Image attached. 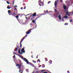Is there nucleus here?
Instances as JSON below:
<instances>
[{"label": "nucleus", "mask_w": 73, "mask_h": 73, "mask_svg": "<svg viewBox=\"0 0 73 73\" xmlns=\"http://www.w3.org/2000/svg\"><path fill=\"white\" fill-rule=\"evenodd\" d=\"M15 52H16L17 50V48L16 47L15 48Z\"/></svg>", "instance_id": "nucleus-19"}, {"label": "nucleus", "mask_w": 73, "mask_h": 73, "mask_svg": "<svg viewBox=\"0 0 73 73\" xmlns=\"http://www.w3.org/2000/svg\"><path fill=\"white\" fill-rule=\"evenodd\" d=\"M72 21H73V19H71L70 21V23H72Z\"/></svg>", "instance_id": "nucleus-27"}, {"label": "nucleus", "mask_w": 73, "mask_h": 73, "mask_svg": "<svg viewBox=\"0 0 73 73\" xmlns=\"http://www.w3.org/2000/svg\"><path fill=\"white\" fill-rule=\"evenodd\" d=\"M32 16V15H31L30 16V17H31Z\"/></svg>", "instance_id": "nucleus-48"}, {"label": "nucleus", "mask_w": 73, "mask_h": 73, "mask_svg": "<svg viewBox=\"0 0 73 73\" xmlns=\"http://www.w3.org/2000/svg\"><path fill=\"white\" fill-rule=\"evenodd\" d=\"M36 16V13H34L33 15V17H34V16Z\"/></svg>", "instance_id": "nucleus-13"}, {"label": "nucleus", "mask_w": 73, "mask_h": 73, "mask_svg": "<svg viewBox=\"0 0 73 73\" xmlns=\"http://www.w3.org/2000/svg\"><path fill=\"white\" fill-rule=\"evenodd\" d=\"M41 65H40L39 66H38L39 68H40V67H41Z\"/></svg>", "instance_id": "nucleus-45"}, {"label": "nucleus", "mask_w": 73, "mask_h": 73, "mask_svg": "<svg viewBox=\"0 0 73 73\" xmlns=\"http://www.w3.org/2000/svg\"><path fill=\"white\" fill-rule=\"evenodd\" d=\"M47 71H48V72H49V71L48 70H47Z\"/></svg>", "instance_id": "nucleus-57"}, {"label": "nucleus", "mask_w": 73, "mask_h": 73, "mask_svg": "<svg viewBox=\"0 0 73 73\" xmlns=\"http://www.w3.org/2000/svg\"><path fill=\"white\" fill-rule=\"evenodd\" d=\"M15 14V11H14V13L13 14V16H16V15H14Z\"/></svg>", "instance_id": "nucleus-20"}, {"label": "nucleus", "mask_w": 73, "mask_h": 73, "mask_svg": "<svg viewBox=\"0 0 73 73\" xmlns=\"http://www.w3.org/2000/svg\"><path fill=\"white\" fill-rule=\"evenodd\" d=\"M51 2L50 1H48V4H49V3H51Z\"/></svg>", "instance_id": "nucleus-38"}, {"label": "nucleus", "mask_w": 73, "mask_h": 73, "mask_svg": "<svg viewBox=\"0 0 73 73\" xmlns=\"http://www.w3.org/2000/svg\"><path fill=\"white\" fill-rule=\"evenodd\" d=\"M21 48L19 49L18 50V53L19 54H23V52H21L20 51V49Z\"/></svg>", "instance_id": "nucleus-9"}, {"label": "nucleus", "mask_w": 73, "mask_h": 73, "mask_svg": "<svg viewBox=\"0 0 73 73\" xmlns=\"http://www.w3.org/2000/svg\"><path fill=\"white\" fill-rule=\"evenodd\" d=\"M43 52H44V51H43Z\"/></svg>", "instance_id": "nucleus-56"}, {"label": "nucleus", "mask_w": 73, "mask_h": 73, "mask_svg": "<svg viewBox=\"0 0 73 73\" xmlns=\"http://www.w3.org/2000/svg\"><path fill=\"white\" fill-rule=\"evenodd\" d=\"M66 15H67L68 16H70V14H69V13L67 11L66 12Z\"/></svg>", "instance_id": "nucleus-11"}, {"label": "nucleus", "mask_w": 73, "mask_h": 73, "mask_svg": "<svg viewBox=\"0 0 73 73\" xmlns=\"http://www.w3.org/2000/svg\"><path fill=\"white\" fill-rule=\"evenodd\" d=\"M57 1H59V0H57Z\"/></svg>", "instance_id": "nucleus-55"}, {"label": "nucleus", "mask_w": 73, "mask_h": 73, "mask_svg": "<svg viewBox=\"0 0 73 73\" xmlns=\"http://www.w3.org/2000/svg\"><path fill=\"white\" fill-rule=\"evenodd\" d=\"M7 8V9H10V8H11V7H10L9 5H8Z\"/></svg>", "instance_id": "nucleus-15"}, {"label": "nucleus", "mask_w": 73, "mask_h": 73, "mask_svg": "<svg viewBox=\"0 0 73 73\" xmlns=\"http://www.w3.org/2000/svg\"><path fill=\"white\" fill-rule=\"evenodd\" d=\"M17 47V48H19V46L16 45Z\"/></svg>", "instance_id": "nucleus-35"}, {"label": "nucleus", "mask_w": 73, "mask_h": 73, "mask_svg": "<svg viewBox=\"0 0 73 73\" xmlns=\"http://www.w3.org/2000/svg\"><path fill=\"white\" fill-rule=\"evenodd\" d=\"M63 8L64 9H66V6H64Z\"/></svg>", "instance_id": "nucleus-17"}, {"label": "nucleus", "mask_w": 73, "mask_h": 73, "mask_svg": "<svg viewBox=\"0 0 73 73\" xmlns=\"http://www.w3.org/2000/svg\"><path fill=\"white\" fill-rule=\"evenodd\" d=\"M24 48H23L22 49L21 52H22V53H25V51L24 50Z\"/></svg>", "instance_id": "nucleus-10"}, {"label": "nucleus", "mask_w": 73, "mask_h": 73, "mask_svg": "<svg viewBox=\"0 0 73 73\" xmlns=\"http://www.w3.org/2000/svg\"><path fill=\"white\" fill-rule=\"evenodd\" d=\"M40 5V6H41V5Z\"/></svg>", "instance_id": "nucleus-51"}, {"label": "nucleus", "mask_w": 73, "mask_h": 73, "mask_svg": "<svg viewBox=\"0 0 73 73\" xmlns=\"http://www.w3.org/2000/svg\"><path fill=\"white\" fill-rule=\"evenodd\" d=\"M65 25H68V23H65L64 24Z\"/></svg>", "instance_id": "nucleus-24"}, {"label": "nucleus", "mask_w": 73, "mask_h": 73, "mask_svg": "<svg viewBox=\"0 0 73 73\" xmlns=\"http://www.w3.org/2000/svg\"><path fill=\"white\" fill-rule=\"evenodd\" d=\"M42 68H44V67H45V65L44 64H42Z\"/></svg>", "instance_id": "nucleus-18"}, {"label": "nucleus", "mask_w": 73, "mask_h": 73, "mask_svg": "<svg viewBox=\"0 0 73 73\" xmlns=\"http://www.w3.org/2000/svg\"><path fill=\"white\" fill-rule=\"evenodd\" d=\"M39 3H41V0H39L38 1Z\"/></svg>", "instance_id": "nucleus-25"}, {"label": "nucleus", "mask_w": 73, "mask_h": 73, "mask_svg": "<svg viewBox=\"0 0 73 73\" xmlns=\"http://www.w3.org/2000/svg\"><path fill=\"white\" fill-rule=\"evenodd\" d=\"M26 72H29V70H28V69H27L26 70Z\"/></svg>", "instance_id": "nucleus-23"}, {"label": "nucleus", "mask_w": 73, "mask_h": 73, "mask_svg": "<svg viewBox=\"0 0 73 73\" xmlns=\"http://www.w3.org/2000/svg\"><path fill=\"white\" fill-rule=\"evenodd\" d=\"M15 55H14V56H13V58H15Z\"/></svg>", "instance_id": "nucleus-31"}, {"label": "nucleus", "mask_w": 73, "mask_h": 73, "mask_svg": "<svg viewBox=\"0 0 73 73\" xmlns=\"http://www.w3.org/2000/svg\"><path fill=\"white\" fill-rule=\"evenodd\" d=\"M44 13H48V10H47L46 11H44Z\"/></svg>", "instance_id": "nucleus-14"}, {"label": "nucleus", "mask_w": 73, "mask_h": 73, "mask_svg": "<svg viewBox=\"0 0 73 73\" xmlns=\"http://www.w3.org/2000/svg\"><path fill=\"white\" fill-rule=\"evenodd\" d=\"M19 69L20 70L19 71V73H20V72H21V70L20 69V68H19Z\"/></svg>", "instance_id": "nucleus-32"}, {"label": "nucleus", "mask_w": 73, "mask_h": 73, "mask_svg": "<svg viewBox=\"0 0 73 73\" xmlns=\"http://www.w3.org/2000/svg\"><path fill=\"white\" fill-rule=\"evenodd\" d=\"M14 1H13V5H12V6H13V5H14Z\"/></svg>", "instance_id": "nucleus-34"}, {"label": "nucleus", "mask_w": 73, "mask_h": 73, "mask_svg": "<svg viewBox=\"0 0 73 73\" xmlns=\"http://www.w3.org/2000/svg\"><path fill=\"white\" fill-rule=\"evenodd\" d=\"M34 28H32V29H32L31 30H32V29H34Z\"/></svg>", "instance_id": "nucleus-47"}, {"label": "nucleus", "mask_w": 73, "mask_h": 73, "mask_svg": "<svg viewBox=\"0 0 73 73\" xmlns=\"http://www.w3.org/2000/svg\"><path fill=\"white\" fill-rule=\"evenodd\" d=\"M70 13H71V12H70Z\"/></svg>", "instance_id": "nucleus-58"}, {"label": "nucleus", "mask_w": 73, "mask_h": 73, "mask_svg": "<svg viewBox=\"0 0 73 73\" xmlns=\"http://www.w3.org/2000/svg\"><path fill=\"white\" fill-rule=\"evenodd\" d=\"M57 0L55 1L54 3V5L55 7H57Z\"/></svg>", "instance_id": "nucleus-7"}, {"label": "nucleus", "mask_w": 73, "mask_h": 73, "mask_svg": "<svg viewBox=\"0 0 73 73\" xmlns=\"http://www.w3.org/2000/svg\"><path fill=\"white\" fill-rule=\"evenodd\" d=\"M29 19H30V18H29Z\"/></svg>", "instance_id": "nucleus-59"}, {"label": "nucleus", "mask_w": 73, "mask_h": 73, "mask_svg": "<svg viewBox=\"0 0 73 73\" xmlns=\"http://www.w3.org/2000/svg\"><path fill=\"white\" fill-rule=\"evenodd\" d=\"M45 70H42L41 71L42 72L43 71H45Z\"/></svg>", "instance_id": "nucleus-29"}, {"label": "nucleus", "mask_w": 73, "mask_h": 73, "mask_svg": "<svg viewBox=\"0 0 73 73\" xmlns=\"http://www.w3.org/2000/svg\"><path fill=\"white\" fill-rule=\"evenodd\" d=\"M38 55L36 57V58H38Z\"/></svg>", "instance_id": "nucleus-41"}, {"label": "nucleus", "mask_w": 73, "mask_h": 73, "mask_svg": "<svg viewBox=\"0 0 73 73\" xmlns=\"http://www.w3.org/2000/svg\"><path fill=\"white\" fill-rule=\"evenodd\" d=\"M33 61L34 62V63H36V61H34V60H33Z\"/></svg>", "instance_id": "nucleus-28"}, {"label": "nucleus", "mask_w": 73, "mask_h": 73, "mask_svg": "<svg viewBox=\"0 0 73 73\" xmlns=\"http://www.w3.org/2000/svg\"><path fill=\"white\" fill-rule=\"evenodd\" d=\"M57 15H58V14H57Z\"/></svg>", "instance_id": "nucleus-53"}, {"label": "nucleus", "mask_w": 73, "mask_h": 73, "mask_svg": "<svg viewBox=\"0 0 73 73\" xmlns=\"http://www.w3.org/2000/svg\"><path fill=\"white\" fill-rule=\"evenodd\" d=\"M12 12H11V10H9L8 11V13L9 15H12Z\"/></svg>", "instance_id": "nucleus-8"}, {"label": "nucleus", "mask_w": 73, "mask_h": 73, "mask_svg": "<svg viewBox=\"0 0 73 73\" xmlns=\"http://www.w3.org/2000/svg\"><path fill=\"white\" fill-rule=\"evenodd\" d=\"M43 73H48V72H44Z\"/></svg>", "instance_id": "nucleus-43"}, {"label": "nucleus", "mask_w": 73, "mask_h": 73, "mask_svg": "<svg viewBox=\"0 0 73 73\" xmlns=\"http://www.w3.org/2000/svg\"><path fill=\"white\" fill-rule=\"evenodd\" d=\"M61 3H62V0H60Z\"/></svg>", "instance_id": "nucleus-39"}, {"label": "nucleus", "mask_w": 73, "mask_h": 73, "mask_svg": "<svg viewBox=\"0 0 73 73\" xmlns=\"http://www.w3.org/2000/svg\"><path fill=\"white\" fill-rule=\"evenodd\" d=\"M32 58H33V55H32L31 56Z\"/></svg>", "instance_id": "nucleus-44"}, {"label": "nucleus", "mask_w": 73, "mask_h": 73, "mask_svg": "<svg viewBox=\"0 0 73 73\" xmlns=\"http://www.w3.org/2000/svg\"><path fill=\"white\" fill-rule=\"evenodd\" d=\"M28 15H29V14H28L27 15H25V16H28Z\"/></svg>", "instance_id": "nucleus-46"}, {"label": "nucleus", "mask_w": 73, "mask_h": 73, "mask_svg": "<svg viewBox=\"0 0 73 73\" xmlns=\"http://www.w3.org/2000/svg\"><path fill=\"white\" fill-rule=\"evenodd\" d=\"M38 61H39V62H40V59H38L37 61L36 62H38Z\"/></svg>", "instance_id": "nucleus-22"}, {"label": "nucleus", "mask_w": 73, "mask_h": 73, "mask_svg": "<svg viewBox=\"0 0 73 73\" xmlns=\"http://www.w3.org/2000/svg\"><path fill=\"white\" fill-rule=\"evenodd\" d=\"M45 59H46V60H45V61H48V59H47V58H45Z\"/></svg>", "instance_id": "nucleus-26"}, {"label": "nucleus", "mask_w": 73, "mask_h": 73, "mask_svg": "<svg viewBox=\"0 0 73 73\" xmlns=\"http://www.w3.org/2000/svg\"><path fill=\"white\" fill-rule=\"evenodd\" d=\"M67 72L68 73H70V72L69 70L67 71Z\"/></svg>", "instance_id": "nucleus-36"}, {"label": "nucleus", "mask_w": 73, "mask_h": 73, "mask_svg": "<svg viewBox=\"0 0 73 73\" xmlns=\"http://www.w3.org/2000/svg\"><path fill=\"white\" fill-rule=\"evenodd\" d=\"M27 35H26V36H25L24 37H23L22 38V39H21V42H20V47L21 48H22V44H21V42H23V40H24V39L26 37H27Z\"/></svg>", "instance_id": "nucleus-2"}, {"label": "nucleus", "mask_w": 73, "mask_h": 73, "mask_svg": "<svg viewBox=\"0 0 73 73\" xmlns=\"http://www.w3.org/2000/svg\"><path fill=\"white\" fill-rule=\"evenodd\" d=\"M14 54H16L15 53H14Z\"/></svg>", "instance_id": "nucleus-54"}, {"label": "nucleus", "mask_w": 73, "mask_h": 73, "mask_svg": "<svg viewBox=\"0 0 73 73\" xmlns=\"http://www.w3.org/2000/svg\"><path fill=\"white\" fill-rule=\"evenodd\" d=\"M64 19H67V18H68V16H64Z\"/></svg>", "instance_id": "nucleus-21"}, {"label": "nucleus", "mask_w": 73, "mask_h": 73, "mask_svg": "<svg viewBox=\"0 0 73 73\" xmlns=\"http://www.w3.org/2000/svg\"><path fill=\"white\" fill-rule=\"evenodd\" d=\"M25 8H26V7H25V6L23 8V9H25Z\"/></svg>", "instance_id": "nucleus-37"}, {"label": "nucleus", "mask_w": 73, "mask_h": 73, "mask_svg": "<svg viewBox=\"0 0 73 73\" xmlns=\"http://www.w3.org/2000/svg\"><path fill=\"white\" fill-rule=\"evenodd\" d=\"M40 17H41L40 16H38L37 18L35 19V17H33L31 19V20H33L32 22H33V23H35V21H36V20H37V19H38V18H40Z\"/></svg>", "instance_id": "nucleus-1"}, {"label": "nucleus", "mask_w": 73, "mask_h": 73, "mask_svg": "<svg viewBox=\"0 0 73 73\" xmlns=\"http://www.w3.org/2000/svg\"><path fill=\"white\" fill-rule=\"evenodd\" d=\"M24 61H25V62H26L27 64H30V62H29L28 60L26 58H24Z\"/></svg>", "instance_id": "nucleus-4"}, {"label": "nucleus", "mask_w": 73, "mask_h": 73, "mask_svg": "<svg viewBox=\"0 0 73 73\" xmlns=\"http://www.w3.org/2000/svg\"><path fill=\"white\" fill-rule=\"evenodd\" d=\"M48 62L50 63V64H52V61L50 60V61Z\"/></svg>", "instance_id": "nucleus-16"}, {"label": "nucleus", "mask_w": 73, "mask_h": 73, "mask_svg": "<svg viewBox=\"0 0 73 73\" xmlns=\"http://www.w3.org/2000/svg\"><path fill=\"white\" fill-rule=\"evenodd\" d=\"M16 66H18L19 68H20V67H21L22 66H23V63H21L20 64H17L16 65Z\"/></svg>", "instance_id": "nucleus-3"}, {"label": "nucleus", "mask_w": 73, "mask_h": 73, "mask_svg": "<svg viewBox=\"0 0 73 73\" xmlns=\"http://www.w3.org/2000/svg\"><path fill=\"white\" fill-rule=\"evenodd\" d=\"M58 17L59 20H61V15H59Z\"/></svg>", "instance_id": "nucleus-12"}, {"label": "nucleus", "mask_w": 73, "mask_h": 73, "mask_svg": "<svg viewBox=\"0 0 73 73\" xmlns=\"http://www.w3.org/2000/svg\"><path fill=\"white\" fill-rule=\"evenodd\" d=\"M7 4H9V2H8V1H7Z\"/></svg>", "instance_id": "nucleus-33"}, {"label": "nucleus", "mask_w": 73, "mask_h": 73, "mask_svg": "<svg viewBox=\"0 0 73 73\" xmlns=\"http://www.w3.org/2000/svg\"><path fill=\"white\" fill-rule=\"evenodd\" d=\"M26 19H27V17H26Z\"/></svg>", "instance_id": "nucleus-50"}, {"label": "nucleus", "mask_w": 73, "mask_h": 73, "mask_svg": "<svg viewBox=\"0 0 73 73\" xmlns=\"http://www.w3.org/2000/svg\"><path fill=\"white\" fill-rule=\"evenodd\" d=\"M32 30V29H30L29 30H28V31H27L26 33V35H28V34H29V33L31 32V30Z\"/></svg>", "instance_id": "nucleus-5"}, {"label": "nucleus", "mask_w": 73, "mask_h": 73, "mask_svg": "<svg viewBox=\"0 0 73 73\" xmlns=\"http://www.w3.org/2000/svg\"><path fill=\"white\" fill-rule=\"evenodd\" d=\"M12 15V16H13V14H12V15Z\"/></svg>", "instance_id": "nucleus-52"}, {"label": "nucleus", "mask_w": 73, "mask_h": 73, "mask_svg": "<svg viewBox=\"0 0 73 73\" xmlns=\"http://www.w3.org/2000/svg\"><path fill=\"white\" fill-rule=\"evenodd\" d=\"M14 10L15 11V10H17V8H16V7H14Z\"/></svg>", "instance_id": "nucleus-30"}, {"label": "nucleus", "mask_w": 73, "mask_h": 73, "mask_svg": "<svg viewBox=\"0 0 73 73\" xmlns=\"http://www.w3.org/2000/svg\"><path fill=\"white\" fill-rule=\"evenodd\" d=\"M54 11H55V12H57V10L56 9H55Z\"/></svg>", "instance_id": "nucleus-40"}, {"label": "nucleus", "mask_w": 73, "mask_h": 73, "mask_svg": "<svg viewBox=\"0 0 73 73\" xmlns=\"http://www.w3.org/2000/svg\"><path fill=\"white\" fill-rule=\"evenodd\" d=\"M15 7H17V6L15 5V6H14V7L15 8Z\"/></svg>", "instance_id": "nucleus-42"}, {"label": "nucleus", "mask_w": 73, "mask_h": 73, "mask_svg": "<svg viewBox=\"0 0 73 73\" xmlns=\"http://www.w3.org/2000/svg\"><path fill=\"white\" fill-rule=\"evenodd\" d=\"M21 9H23V8H21Z\"/></svg>", "instance_id": "nucleus-49"}, {"label": "nucleus", "mask_w": 73, "mask_h": 73, "mask_svg": "<svg viewBox=\"0 0 73 73\" xmlns=\"http://www.w3.org/2000/svg\"><path fill=\"white\" fill-rule=\"evenodd\" d=\"M19 16H20V17H21L22 16H23V15H21V14H19L18 15H17L16 16H15V17L16 19H18V18H19Z\"/></svg>", "instance_id": "nucleus-6"}]
</instances>
